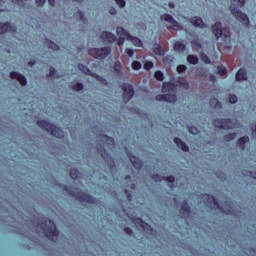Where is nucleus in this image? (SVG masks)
<instances>
[{
	"label": "nucleus",
	"mask_w": 256,
	"mask_h": 256,
	"mask_svg": "<svg viewBox=\"0 0 256 256\" xmlns=\"http://www.w3.org/2000/svg\"><path fill=\"white\" fill-rule=\"evenodd\" d=\"M98 143L96 144L97 153L103 157V159L107 162L109 167L113 169L115 167V161H113V158L109 156V153L107 152V149L111 151L113 147H115V140L112 137H109L107 135H99L97 137Z\"/></svg>",
	"instance_id": "f257e3e1"
},
{
	"label": "nucleus",
	"mask_w": 256,
	"mask_h": 256,
	"mask_svg": "<svg viewBox=\"0 0 256 256\" xmlns=\"http://www.w3.org/2000/svg\"><path fill=\"white\" fill-rule=\"evenodd\" d=\"M201 199L209 209H219L222 213L226 215H234L235 217H239V212L235 210V206L231 202V200H227L224 205L219 204L217 199H215L212 195L202 194Z\"/></svg>",
	"instance_id": "f03ea898"
},
{
	"label": "nucleus",
	"mask_w": 256,
	"mask_h": 256,
	"mask_svg": "<svg viewBox=\"0 0 256 256\" xmlns=\"http://www.w3.org/2000/svg\"><path fill=\"white\" fill-rule=\"evenodd\" d=\"M38 229L44 231V234L50 241L56 242L59 239V231H57V226L55 222L49 220L46 217H40L38 220Z\"/></svg>",
	"instance_id": "7ed1b4c3"
},
{
	"label": "nucleus",
	"mask_w": 256,
	"mask_h": 256,
	"mask_svg": "<svg viewBox=\"0 0 256 256\" xmlns=\"http://www.w3.org/2000/svg\"><path fill=\"white\" fill-rule=\"evenodd\" d=\"M239 7H245V0H231L230 11L240 23L243 25H249V16L240 11Z\"/></svg>",
	"instance_id": "20e7f679"
},
{
	"label": "nucleus",
	"mask_w": 256,
	"mask_h": 256,
	"mask_svg": "<svg viewBox=\"0 0 256 256\" xmlns=\"http://www.w3.org/2000/svg\"><path fill=\"white\" fill-rule=\"evenodd\" d=\"M64 191L69 193L71 197H75V199H78V201H80L81 203H91L92 205H95V203H97V200L93 198V196L82 192L77 188L71 189V187L64 186Z\"/></svg>",
	"instance_id": "39448f33"
},
{
	"label": "nucleus",
	"mask_w": 256,
	"mask_h": 256,
	"mask_svg": "<svg viewBox=\"0 0 256 256\" xmlns=\"http://www.w3.org/2000/svg\"><path fill=\"white\" fill-rule=\"evenodd\" d=\"M37 125L41 127V129H45L47 133H51L53 137H57L58 139H62L64 137V132L59 127L47 122V120H39L37 121Z\"/></svg>",
	"instance_id": "423d86ee"
},
{
	"label": "nucleus",
	"mask_w": 256,
	"mask_h": 256,
	"mask_svg": "<svg viewBox=\"0 0 256 256\" xmlns=\"http://www.w3.org/2000/svg\"><path fill=\"white\" fill-rule=\"evenodd\" d=\"M212 33L216 39H220L221 37L224 43H231V33L227 29H223L221 22H216L212 26Z\"/></svg>",
	"instance_id": "0eeeda50"
},
{
	"label": "nucleus",
	"mask_w": 256,
	"mask_h": 256,
	"mask_svg": "<svg viewBox=\"0 0 256 256\" xmlns=\"http://www.w3.org/2000/svg\"><path fill=\"white\" fill-rule=\"evenodd\" d=\"M89 55H91V57H94V59H99L100 61H103V59H107V57L111 55V47L106 46L103 48H92L89 50Z\"/></svg>",
	"instance_id": "6e6552de"
},
{
	"label": "nucleus",
	"mask_w": 256,
	"mask_h": 256,
	"mask_svg": "<svg viewBox=\"0 0 256 256\" xmlns=\"http://www.w3.org/2000/svg\"><path fill=\"white\" fill-rule=\"evenodd\" d=\"M161 21H166L167 23H170V26H167V29H173L174 31H183V26L175 20L173 16L170 14H163L160 16Z\"/></svg>",
	"instance_id": "1a4fd4ad"
},
{
	"label": "nucleus",
	"mask_w": 256,
	"mask_h": 256,
	"mask_svg": "<svg viewBox=\"0 0 256 256\" xmlns=\"http://www.w3.org/2000/svg\"><path fill=\"white\" fill-rule=\"evenodd\" d=\"M123 89V101L124 103H129L131 99H133V95H135V90L133 89V86L128 83H124L122 85Z\"/></svg>",
	"instance_id": "9d476101"
},
{
	"label": "nucleus",
	"mask_w": 256,
	"mask_h": 256,
	"mask_svg": "<svg viewBox=\"0 0 256 256\" xmlns=\"http://www.w3.org/2000/svg\"><path fill=\"white\" fill-rule=\"evenodd\" d=\"M214 125L218 129H235V123L231 119H216Z\"/></svg>",
	"instance_id": "9b49d317"
},
{
	"label": "nucleus",
	"mask_w": 256,
	"mask_h": 256,
	"mask_svg": "<svg viewBox=\"0 0 256 256\" xmlns=\"http://www.w3.org/2000/svg\"><path fill=\"white\" fill-rule=\"evenodd\" d=\"M78 69L82 71L85 75H90L91 77H94L97 79V81H100V83H103V85H107V80L101 76H99L97 73L91 72L89 68L83 64H78Z\"/></svg>",
	"instance_id": "f8f14e48"
},
{
	"label": "nucleus",
	"mask_w": 256,
	"mask_h": 256,
	"mask_svg": "<svg viewBox=\"0 0 256 256\" xmlns=\"http://www.w3.org/2000/svg\"><path fill=\"white\" fill-rule=\"evenodd\" d=\"M17 32V26L11 25V23H0V34L3 33H16Z\"/></svg>",
	"instance_id": "ddd939ff"
},
{
	"label": "nucleus",
	"mask_w": 256,
	"mask_h": 256,
	"mask_svg": "<svg viewBox=\"0 0 256 256\" xmlns=\"http://www.w3.org/2000/svg\"><path fill=\"white\" fill-rule=\"evenodd\" d=\"M100 38L105 43H115L117 41V36L111 32L104 31L101 33Z\"/></svg>",
	"instance_id": "4468645a"
},
{
	"label": "nucleus",
	"mask_w": 256,
	"mask_h": 256,
	"mask_svg": "<svg viewBox=\"0 0 256 256\" xmlns=\"http://www.w3.org/2000/svg\"><path fill=\"white\" fill-rule=\"evenodd\" d=\"M117 35L120 37V40L118 41V45H121L125 39H129L131 37V34L127 30H125L123 27H117L116 29Z\"/></svg>",
	"instance_id": "2eb2a0df"
},
{
	"label": "nucleus",
	"mask_w": 256,
	"mask_h": 256,
	"mask_svg": "<svg viewBox=\"0 0 256 256\" xmlns=\"http://www.w3.org/2000/svg\"><path fill=\"white\" fill-rule=\"evenodd\" d=\"M10 78L16 79V81H19L20 85H22L23 87L27 85V78H25V76L19 72H11Z\"/></svg>",
	"instance_id": "dca6fc26"
},
{
	"label": "nucleus",
	"mask_w": 256,
	"mask_h": 256,
	"mask_svg": "<svg viewBox=\"0 0 256 256\" xmlns=\"http://www.w3.org/2000/svg\"><path fill=\"white\" fill-rule=\"evenodd\" d=\"M128 157L135 169L139 170L141 167H143V161H141V159H139L137 156H133V154L128 153Z\"/></svg>",
	"instance_id": "f3484780"
},
{
	"label": "nucleus",
	"mask_w": 256,
	"mask_h": 256,
	"mask_svg": "<svg viewBox=\"0 0 256 256\" xmlns=\"http://www.w3.org/2000/svg\"><path fill=\"white\" fill-rule=\"evenodd\" d=\"M136 223L143 229V231H145V233H148V235H153V228H151L149 224L145 223V221L137 219Z\"/></svg>",
	"instance_id": "a211bd4d"
},
{
	"label": "nucleus",
	"mask_w": 256,
	"mask_h": 256,
	"mask_svg": "<svg viewBox=\"0 0 256 256\" xmlns=\"http://www.w3.org/2000/svg\"><path fill=\"white\" fill-rule=\"evenodd\" d=\"M189 21L194 25V27H200V29H205V27H207L205 22H203V19L197 16L190 18Z\"/></svg>",
	"instance_id": "6ab92c4d"
},
{
	"label": "nucleus",
	"mask_w": 256,
	"mask_h": 256,
	"mask_svg": "<svg viewBox=\"0 0 256 256\" xmlns=\"http://www.w3.org/2000/svg\"><path fill=\"white\" fill-rule=\"evenodd\" d=\"M153 181H167V183H175V177L174 176H161L159 174H155L152 176Z\"/></svg>",
	"instance_id": "aec40b11"
},
{
	"label": "nucleus",
	"mask_w": 256,
	"mask_h": 256,
	"mask_svg": "<svg viewBox=\"0 0 256 256\" xmlns=\"http://www.w3.org/2000/svg\"><path fill=\"white\" fill-rule=\"evenodd\" d=\"M180 213L182 217H189V214L191 213V207L187 203V201H184L181 205Z\"/></svg>",
	"instance_id": "412c9836"
},
{
	"label": "nucleus",
	"mask_w": 256,
	"mask_h": 256,
	"mask_svg": "<svg viewBox=\"0 0 256 256\" xmlns=\"http://www.w3.org/2000/svg\"><path fill=\"white\" fill-rule=\"evenodd\" d=\"M187 49V45L183 41H176L174 43V51L177 53H183Z\"/></svg>",
	"instance_id": "4be33fe9"
},
{
	"label": "nucleus",
	"mask_w": 256,
	"mask_h": 256,
	"mask_svg": "<svg viewBox=\"0 0 256 256\" xmlns=\"http://www.w3.org/2000/svg\"><path fill=\"white\" fill-rule=\"evenodd\" d=\"M236 81H247V70L241 68L236 74Z\"/></svg>",
	"instance_id": "5701e85b"
},
{
	"label": "nucleus",
	"mask_w": 256,
	"mask_h": 256,
	"mask_svg": "<svg viewBox=\"0 0 256 256\" xmlns=\"http://www.w3.org/2000/svg\"><path fill=\"white\" fill-rule=\"evenodd\" d=\"M174 143L177 145V147L182 149V151H185V153L189 152V146H187L185 142H182L180 138H175Z\"/></svg>",
	"instance_id": "b1692460"
},
{
	"label": "nucleus",
	"mask_w": 256,
	"mask_h": 256,
	"mask_svg": "<svg viewBox=\"0 0 256 256\" xmlns=\"http://www.w3.org/2000/svg\"><path fill=\"white\" fill-rule=\"evenodd\" d=\"M248 141H249V136L241 137L238 140V147H240L241 151H243V149H245V143H248Z\"/></svg>",
	"instance_id": "393cba45"
},
{
	"label": "nucleus",
	"mask_w": 256,
	"mask_h": 256,
	"mask_svg": "<svg viewBox=\"0 0 256 256\" xmlns=\"http://www.w3.org/2000/svg\"><path fill=\"white\" fill-rule=\"evenodd\" d=\"M154 53L155 55H160L161 57H163L165 55V50L163 49V47L160 46V44H155Z\"/></svg>",
	"instance_id": "a878e982"
},
{
	"label": "nucleus",
	"mask_w": 256,
	"mask_h": 256,
	"mask_svg": "<svg viewBox=\"0 0 256 256\" xmlns=\"http://www.w3.org/2000/svg\"><path fill=\"white\" fill-rule=\"evenodd\" d=\"M210 107L213 109H221V102L217 98L210 99Z\"/></svg>",
	"instance_id": "bb28decb"
},
{
	"label": "nucleus",
	"mask_w": 256,
	"mask_h": 256,
	"mask_svg": "<svg viewBox=\"0 0 256 256\" xmlns=\"http://www.w3.org/2000/svg\"><path fill=\"white\" fill-rule=\"evenodd\" d=\"M128 41H132V43H133V45H135V47H143V42L141 41V39H139L137 37L131 36L130 38H128Z\"/></svg>",
	"instance_id": "cd10ccee"
},
{
	"label": "nucleus",
	"mask_w": 256,
	"mask_h": 256,
	"mask_svg": "<svg viewBox=\"0 0 256 256\" xmlns=\"http://www.w3.org/2000/svg\"><path fill=\"white\" fill-rule=\"evenodd\" d=\"M187 61L188 63H191V65H197V63H199V57L195 55H188Z\"/></svg>",
	"instance_id": "c85d7f7f"
},
{
	"label": "nucleus",
	"mask_w": 256,
	"mask_h": 256,
	"mask_svg": "<svg viewBox=\"0 0 256 256\" xmlns=\"http://www.w3.org/2000/svg\"><path fill=\"white\" fill-rule=\"evenodd\" d=\"M165 101L167 103H175V101H177V95H175V94H165Z\"/></svg>",
	"instance_id": "c756f323"
},
{
	"label": "nucleus",
	"mask_w": 256,
	"mask_h": 256,
	"mask_svg": "<svg viewBox=\"0 0 256 256\" xmlns=\"http://www.w3.org/2000/svg\"><path fill=\"white\" fill-rule=\"evenodd\" d=\"M175 89V86L171 83L164 84L162 87L163 93H167V91H173Z\"/></svg>",
	"instance_id": "7c9ffc66"
},
{
	"label": "nucleus",
	"mask_w": 256,
	"mask_h": 256,
	"mask_svg": "<svg viewBox=\"0 0 256 256\" xmlns=\"http://www.w3.org/2000/svg\"><path fill=\"white\" fill-rule=\"evenodd\" d=\"M72 91H83V83L77 82L76 84L71 86Z\"/></svg>",
	"instance_id": "2f4dec72"
},
{
	"label": "nucleus",
	"mask_w": 256,
	"mask_h": 256,
	"mask_svg": "<svg viewBox=\"0 0 256 256\" xmlns=\"http://www.w3.org/2000/svg\"><path fill=\"white\" fill-rule=\"evenodd\" d=\"M200 58H201V61H203V63H206V65H209L211 63V59L205 53H202L200 55Z\"/></svg>",
	"instance_id": "473e14b6"
},
{
	"label": "nucleus",
	"mask_w": 256,
	"mask_h": 256,
	"mask_svg": "<svg viewBox=\"0 0 256 256\" xmlns=\"http://www.w3.org/2000/svg\"><path fill=\"white\" fill-rule=\"evenodd\" d=\"M70 177L71 179H77L79 177V170L73 168L70 170Z\"/></svg>",
	"instance_id": "72a5a7b5"
},
{
	"label": "nucleus",
	"mask_w": 256,
	"mask_h": 256,
	"mask_svg": "<svg viewBox=\"0 0 256 256\" xmlns=\"http://www.w3.org/2000/svg\"><path fill=\"white\" fill-rule=\"evenodd\" d=\"M154 76H155V79H157V81H163L165 79V76L161 71H156Z\"/></svg>",
	"instance_id": "f704fd0d"
},
{
	"label": "nucleus",
	"mask_w": 256,
	"mask_h": 256,
	"mask_svg": "<svg viewBox=\"0 0 256 256\" xmlns=\"http://www.w3.org/2000/svg\"><path fill=\"white\" fill-rule=\"evenodd\" d=\"M237 137V133H230L224 136V141H233Z\"/></svg>",
	"instance_id": "c9c22d12"
},
{
	"label": "nucleus",
	"mask_w": 256,
	"mask_h": 256,
	"mask_svg": "<svg viewBox=\"0 0 256 256\" xmlns=\"http://www.w3.org/2000/svg\"><path fill=\"white\" fill-rule=\"evenodd\" d=\"M189 133L192 135H198L199 134V129L195 126H191L188 128Z\"/></svg>",
	"instance_id": "e433bc0d"
},
{
	"label": "nucleus",
	"mask_w": 256,
	"mask_h": 256,
	"mask_svg": "<svg viewBox=\"0 0 256 256\" xmlns=\"http://www.w3.org/2000/svg\"><path fill=\"white\" fill-rule=\"evenodd\" d=\"M132 69H134V71H139V69H141V62L139 61H134L132 63Z\"/></svg>",
	"instance_id": "4c0bfd02"
},
{
	"label": "nucleus",
	"mask_w": 256,
	"mask_h": 256,
	"mask_svg": "<svg viewBox=\"0 0 256 256\" xmlns=\"http://www.w3.org/2000/svg\"><path fill=\"white\" fill-rule=\"evenodd\" d=\"M144 69H145L146 71H151V69H153V62H151V61L146 62V63L144 64Z\"/></svg>",
	"instance_id": "58836bf2"
},
{
	"label": "nucleus",
	"mask_w": 256,
	"mask_h": 256,
	"mask_svg": "<svg viewBox=\"0 0 256 256\" xmlns=\"http://www.w3.org/2000/svg\"><path fill=\"white\" fill-rule=\"evenodd\" d=\"M121 62H116L115 64H114V71L116 72V73H121Z\"/></svg>",
	"instance_id": "ea45409f"
},
{
	"label": "nucleus",
	"mask_w": 256,
	"mask_h": 256,
	"mask_svg": "<svg viewBox=\"0 0 256 256\" xmlns=\"http://www.w3.org/2000/svg\"><path fill=\"white\" fill-rule=\"evenodd\" d=\"M218 74L219 75H225L227 73V69L223 66H218Z\"/></svg>",
	"instance_id": "a19ab883"
},
{
	"label": "nucleus",
	"mask_w": 256,
	"mask_h": 256,
	"mask_svg": "<svg viewBox=\"0 0 256 256\" xmlns=\"http://www.w3.org/2000/svg\"><path fill=\"white\" fill-rule=\"evenodd\" d=\"M49 49H53V51H59V46L54 42L50 41Z\"/></svg>",
	"instance_id": "79ce46f5"
},
{
	"label": "nucleus",
	"mask_w": 256,
	"mask_h": 256,
	"mask_svg": "<svg viewBox=\"0 0 256 256\" xmlns=\"http://www.w3.org/2000/svg\"><path fill=\"white\" fill-rule=\"evenodd\" d=\"M237 102V96L232 94L229 96V103H231L232 105H234V103Z\"/></svg>",
	"instance_id": "37998d69"
},
{
	"label": "nucleus",
	"mask_w": 256,
	"mask_h": 256,
	"mask_svg": "<svg viewBox=\"0 0 256 256\" xmlns=\"http://www.w3.org/2000/svg\"><path fill=\"white\" fill-rule=\"evenodd\" d=\"M178 73H184V71H187V66L185 65H179L177 66Z\"/></svg>",
	"instance_id": "c03bdc74"
},
{
	"label": "nucleus",
	"mask_w": 256,
	"mask_h": 256,
	"mask_svg": "<svg viewBox=\"0 0 256 256\" xmlns=\"http://www.w3.org/2000/svg\"><path fill=\"white\" fill-rule=\"evenodd\" d=\"M46 2L47 0H35L37 7H43V5H45Z\"/></svg>",
	"instance_id": "a18cd8bd"
},
{
	"label": "nucleus",
	"mask_w": 256,
	"mask_h": 256,
	"mask_svg": "<svg viewBox=\"0 0 256 256\" xmlns=\"http://www.w3.org/2000/svg\"><path fill=\"white\" fill-rule=\"evenodd\" d=\"M78 15H79L80 21H82V23H87V19H85V14H83V12L78 11Z\"/></svg>",
	"instance_id": "49530a36"
},
{
	"label": "nucleus",
	"mask_w": 256,
	"mask_h": 256,
	"mask_svg": "<svg viewBox=\"0 0 256 256\" xmlns=\"http://www.w3.org/2000/svg\"><path fill=\"white\" fill-rule=\"evenodd\" d=\"M115 2L121 9H123V7L126 5L125 0H115Z\"/></svg>",
	"instance_id": "de8ad7c7"
},
{
	"label": "nucleus",
	"mask_w": 256,
	"mask_h": 256,
	"mask_svg": "<svg viewBox=\"0 0 256 256\" xmlns=\"http://www.w3.org/2000/svg\"><path fill=\"white\" fill-rule=\"evenodd\" d=\"M156 101H165V94H158L155 98Z\"/></svg>",
	"instance_id": "09e8293b"
},
{
	"label": "nucleus",
	"mask_w": 256,
	"mask_h": 256,
	"mask_svg": "<svg viewBox=\"0 0 256 256\" xmlns=\"http://www.w3.org/2000/svg\"><path fill=\"white\" fill-rule=\"evenodd\" d=\"M126 53L128 55V57H133L135 55V51H133V49H126Z\"/></svg>",
	"instance_id": "8fccbe9b"
},
{
	"label": "nucleus",
	"mask_w": 256,
	"mask_h": 256,
	"mask_svg": "<svg viewBox=\"0 0 256 256\" xmlns=\"http://www.w3.org/2000/svg\"><path fill=\"white\" fill-rule=\"evenodd\" d=\"M56 70L53 67H50V72L47 75V77H54Z\"/></svg>",
	"instance_id": "3c124183"
},
{
	"label": "nucleus",
	"mask_w": 256,
	"mask_h": 256,
	"mask_svg": "<svg viewBox=\"0 0 256 256\" xmlns=\"http://www.w3.org/2000/svg\"><path fill=\"white\" fill-rule=\"evenodd\" d=\"M12 3H15L16 5H21L23 7V5H25V3L23 2V0H11Z\"/></svg>",
	"instance_id": "603ef678"
},
{
	"label": "nucleus",
	"mask_w": 256,
	"mask_h": 256,
	"mask_svg": "<svg viewBox=\"0 0 256 256\" xmlns=\"http://www.w3.org/2000/svg\"><path fill=\"white\" fill-rule=\"evenodd\" d=\"M124 232L127 235H133V230L131 228H129V227L124 228Z\"/></svg>",
	"instance_id": "864d4df0"
},
{
	"label": "nucleus",
	"mask_w": 256,
	"mask_h": 256,
	"mask_svg": "<svg viewBox=\"0 0 256 256\" xmlns=\"http://www.w3.org/2000/svg\"><path fill=\"white\" fill-rule=\"evenodd\" d=\"M125 193H126V195H127L128 201H133V195H131V194L129 193V190L125 189Z\"/></svg>",
	"instance_id": "5fc2aeb1"
},
{
	"label": "nucleus",
	"mask_w": 256,
	"mask_h": 256,
	"mask_svg": "<svg viewBox=\"0 0 256 256\" xmlns=\"http://www.w3.org/2000/svg\"><path fill=\"white\" fill-rule=\"evenodd\" d=\"M182 87H183V89H189V82L184 81V82L182 83Z\"/></svg>",
	"instance_id": "6e6d98bb"
},
{
	"label": "nucleus",
	"mask_w": 256,
	"mask_h": 256,
	"mask_svg": "<svg viewBox=\"0 0 256 256\" xmlns=\"http://www.w3.org/2000/svg\"><path fill=\"white\" fill-rule=\"evenodd\" d=\"M216 176L218 177V179H225V174L224 173H218L216 174Z\"/></svg>",
	"instance_id": "4d7b16f0"
},
{
	"label": "nucleus",
	"mask_w": 256,
	"mask_h": 256,
	"mask_svg": "<svg viewBox=\"0 0 256 256\" xmlns=\"http://www.w3.org/2000/svg\"><path fill=\"white\" fill-rule=\"evenodd\" d=\"M110 15H117V10L114 8L109 11Z\"/></svg>",
	"instance_id": "13d9d810"
},
{
	"label": "nucleus",
	"mask_w": 256,
	"mask_h": 256,
	"mask_svg": "<svg viewBox=\"0 0 256 256\" xmlns=\"http://www.w3.org/2000/svg\"><path fill=\"white\" fill-rule=\"evenodd\" d=\"M49 5H51V7H53L55 5V0H48Z\"/></svg>",
	"instance_id": "bf43d9fd"
},
{
	"label": "nucleus",
	"mask_w": 256,
	"mask_h": 256,
	"mask_svg": "<svg viewBox=\"0 0 256 256\" xmlns=\"http://www.w3.org/2000/svg\"><path fill=\"white\" fill-rule=\"evenodd\" d=\"M168 5H169L170 9H175V3L170 2Z\"/></svg>",
	"instance_id": "052dcab7"
},
{
	"label": "nucleus",
	"mask_w": 256,
	"mask_h": 256,
	"mask_svg": "<svg viewBox=\"0 0 256 256\" xmlns=\"http://www.w3.org/2000/svg\"><path fill=\"white\" fill-rule=\"evenodd\" d=\"M28 65H29L30 67H33V65H35V62L30 61V62H28Z\"/></svg>",
	"instance_id": "680f3d73"
},
{
	"label": "nucleus",
	"mask_w": 256,
	"mask_h": 256,
	"mask_svg": "<svg viewBox=\"0 0 256 256\" xmlns=\"http://www.w3.org/2000/svg\"><path fill=\"white\" fill-rule=\"evenodd\" d=\"M131 189H135V184H131Z\"/></svg>",
	"instance_id": "e2e57ef3"
},
{
	"label": "nucleus",
	"mask_w": 256,
	"mask_h": 256,
	"mask_svg": "<svg viewBox=\"0 0 256 256\" xmlns=\"http://www.w3.org/2000/svg\"><path fill=\"white\" fill-rule=\"evenodd\" d=\"M125 179H126V180H127V179H131V176L127 175V176L125 177Z\"/></svg>",
	"instance_id": "0e129e2a"
},
{
	"label": "nucleus",
	"mask_w": 256,
	"mask_h": 256,
	"mask_svg": "<svg viewBox=\"0 0 256 256\" xmlns=\"http://www.w3.org/2000/svg\"><path fill=\"white\" fill-rule=\"evenodd\" d=\"M174 203L175 205H177V198H174Z\"/></svg>",
	"instance_id": "69168bd1"
},
{
	"label": "nucleus",
	"mask_w": 256,
	"mask_h": 256,
	"mask_svg": "<svg viewBox=\"0 0 256 256\" xmlns=\"http://www.w3.org/2000/svg\"><path fill=\"white\" fill-rule=\"evenodd\" d=\"M211 79H215V76L211 75Z\"/></svg>",
	"instance_id": "338daca9"
},
{
	"label": "nucleus",
	"mask_w": 256,
	"mask_h": 256,
	"mask_svg": "<svg viewBox=\"0 0 256 256\" xmlns=\"http://www.w3.org/2000/svg\"><path fill=\"white\" fill-rule=\"evenodd\" d=\"M1 3H3V0H0V5H1Z\"/></svg>",
	"instance_id": "774afa93"
}]
</instances>
